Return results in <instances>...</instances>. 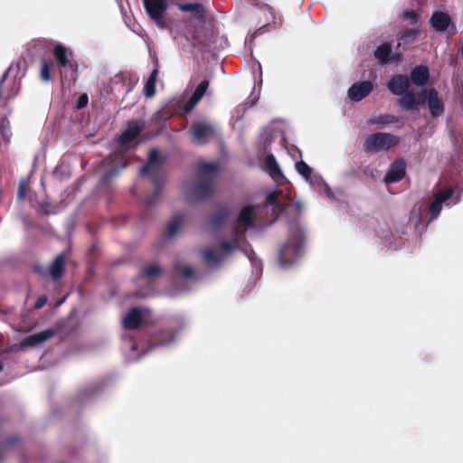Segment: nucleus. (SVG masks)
I'll return each instance as SVG.
<instances>
[{
  "mask_svg": "<svg viewBox=\"0 0 463 463\" xmlns=\"http://www.w3.org/2000/svg\"><path fill=\"white\" fill-rule=\"evenodd\" d=\"M177 8L192 14L186 23L188 31L197 46L203 51L214 50L216 32L213 21L207 18L204 6L199 3H185L178 4Z\"/></svg>",
  "mask_w": 463,
  "mask_h": 463,
  "instance_id": "nucleus-1",
  "label": "nucleus"
},
{
  "mask_svg": "<svg viewBox=\"0 0 463 463\" xmlns=\"http://www.w3.org/2000/svg\"><path fill=\"white\" fill-rule=\"evenodd\" d=\"M219 172L218 163L201 162L196 171L197 180L193 184L188 194L191 201H203L214 193L215 182Z\"/></svg>",
  "mask_w": 463,
  "mask_h": 463,
  "instance_id": "nucleus-2",
  "label": "nucleus"
},
{
  "mask_svg": "<svg viewBox=\"0 0 463 463\" xmlns=\"http://www.w3.org/2000/svg\"><path fill=\"white\" fill-rule=\"evenodd\" d=\"M163 164L164 161L160 157L158 150L153 148L148 153L146 164L140 168V175H149L154 185V192L146 199V205L147 207L156 205L161 196L164 185Z\"/></svg>",
  "mask_w": 463,
  "mask_h": 463,
  "instance_id": "nucleus-3",
  "label": "nucleus"
},
{
  "mask_svg": "<svg viewBox=\"0 0 463 463\" xmlns=\"http://www.w3.org/2000/svg\"><path fill=\"white\" fill-rule=\"evenodd\" d=\"M305 242L304 232L299 228L290 231L287 241L279 250V261L281 266L293 264L301 256Z\"/></svg>",
  "mask_w": 463,
  "mask_h": 463,
  "instance_id": "nucleus-4",
  "label": "nucleus"
},
{
  "mask_svg": "<svg viewBox=\"0 0 463 463\" xmlns=\"http://www.w3.org/2000/svg\"><path fill=\"white\" fill-rule=\"evenodd\" d=\"M399 138L390 133L379 132L367 136L364 141L363 148L367 154H377L387 151L398 144Z\"/></svg>",
  "mask_w": 463,
  "mask_h": 463,
  "instance_id": "nucleus-5",
  "label": "nucleus"
},
{
  "mask_svg": "<svg viewBox=\"0 0 463 463\" xmlns=\"http://www.w3.org/2000/svg\"><path fill=\"white\" fill-rule=\"evenodd\" d=\"M255 211L254 205H246L241 208L237 217V223L234 226V232L238 235L244 233L247 229L255 225Z\"/></svg>",
  "mask_w": 463,
  "mask_h": 463,
  "instance_id": "nucleus-6",
  "label": "nucleus"
},
{
  "mask_svg": "<svg viewBox=\"0 0 463 463\" xmlns=\"http://www.w3.org/2000/svg\"><path fill=\"white\" fill-rule=\"evenodd\" d=\"M53 56L58 63V65L61 69H70L71 71V80L74 82L77 79V71L76 65H74L70 60L69 56H71L72 53L68 51V49L61 43H58L54 46L52 51Z\"/></svg>",
  "mask_w": 463,
  "mask_h": 463,
  "instance_id": "nucleus-7",
  "label": "nucleus"
},
{
  "mask_svg": "<svg viewBox=\"0 0 463 463\" xmlns=\"http://www.w3.org/2000/svg\"><path fill=\"white\" fill-rule=\"evenodd\" d=\"M66 256L64 253H60L50 266L49 271L43 270L42 267H34V271L42 275L47 273L51 276L53 280L60 279L65 273L66 268Z\"/></svg>",
  "mask_w": 463,
  "mask_h": 463,
  "instance_id": "nucleus-8",
  "label": "nucleus"
},
{
  "mask_svg": "<svg viewBox=\"0 0 463 463\" xmlns=\"http://www.w3.org/2000/svg\"><path fill=\"white\" fill-rule=\"evenodd\" d=\"M143 5L147 15L153 21L163 18L168 8L167 0H144Z\"/></svg>",
  "mask_w": 463,
  "mask_h": 463,
  "instance_id": "nucleus-9",
  "label": "nucleus"
},
{
  "mask_svg": "<svg viewBox=\"0 0 463 463\" xmlns=\"http://www.w3.org/2000/svg\"><path fill=\"white\" fill-rule=\"evenodd\" d=\"M190 132L192 136L201 141L206 143L211 137L214 136L213 127L204 121H195L190 127Z\"/></svg>",
  "mask_w": 463,
  "mask_h": 463,
  "instance_id": "nucleus-10",
  "label": "nucleus"
},
{
  "mask_svg": "<svg viewBox=\"0 0 463 463\" xmlns=\"http://www.w3.org/2000/svg\"><path fill=\"white\" fill-rule=\"evenodd\" d=\"M373 54L375 59L382 65L388 64L392 61H401V54L392 52V45L390 42H385L379 45Z\"/></svg>",
  "mask_w": 463,
  "mask_h": 463,
  "instance_id": "nucleus-11",
  "label": "nucleus"
},
{
  "mask_svg": "<svg viewBox=\"0 0 463 463\" xmlns=\"http://www.w3.org/2000/svg\"><path fill=\"white\" fill-rule=\"evenodd\" d=\"M373 89V85L370 80L355 82L348 90V98L353 101H360L367 97Z\"/></svg>",
  "mask_w": 463,
  "mask_h": 463,
  "instance_id": "nucleus-12",
  "label": "nucleus"
},
{
  "mask_svg": "<svg viewBox=\"0 0 463 463\" xmlns=\"http://www.w3.org/2000/svg\"><path fill=\"white\" fill-rule=\"evenodd\" d=\"M411 80L405 74H395L387 82V88L391 93L396 96L403 94L409 90Z\"/></svg>",
  "mask_w": 463,
  "mask_h": 463,
  "instance_id": "nucleus-13",
  "label": "nucleus"
},
{
  "mask_svg": "<svg viewBox=\"0 0 463 463\" xmlns=\"http://www.w3.org/2000/svg\"><path fill=\"white\" fill-rule=\"evenodd\" d=\"M106 161H109V164L112 165V168L105 173L101 178L102 184L109 183L113 177L118 175L120 169L125 168L128 165V163L121 154L113 155Z\"/></svg>",
  "mask_w": 463,
  "mask_h": 463,
  "instance_id": "nucleus-14",
  "label": "nucleus"
},
{
  "mask_svg": "<svg viewBox=\"0 0 463 463\" xmlns=\"http://www.w3.org/2000/svg\"><path fill=\"white\" fill-rule=\"evenodd\" d=\"M406 173V164L404 160L399 159L394 161L384 176L385 184H392L401 181Z\"/></svg>",
  "mask_w": 463,
  "mask_h": 463,
  "instance_id": "nucleus-15",
  "label": "nucleus"
},
{
  "mask_svg": "<svg viewBox=\"0 0 463 463\" xmlns=\"http://www.w3.org/2000/svg\"><path fill=\"white\" fill-rule=\"evenodd\" d=\"M209 84L210 82L208 80H203L198 84L194 93L184 106L183 110L184 114H188L194 109V108L197 105V103L202 99V98L206 93L209 88Z\"/></svg>",
  "mask_w": 463,
  "mask_h": 463,
  "instance_id": "nucleus-16",
  "label": "nucleus"
},
{
  "mask_svg": "<svg viewBox=\"0 0 463 463\" xmlns=\"http://www.w3.org/2000/svg\"><path fill=\"white\" fill-rule=\"evenodd\" d=\"M428 107L431 117L434 118H439L444 113L443 100L439 98V92L435 88L430 89Z\"/></svg>",
  "mask_w": 463,
  "mask_h": 463,
  "instance_id": "nucleus-17",
  "label": "nucleus"
},
{
  "mask_svg": "<svg viewBox=\"0 0 463 463\" xmlns=\"http://www.w3.org/2000/svg\"><path fill=\"white\" fill-rule=\"evenodd\" d=\"M143 322L142 311L139 307H132L122 320L123 327L127 330H135Z\"/></svg>",
  "mask_w": 463,
  "mask_h": 463,
  "instance_id": "nucleus-18",
  "label": "nucleus"
},
{
  "mask_svg": "<svg viewBox=\"0 0 463 463\" xmlns=\"http://www.w3.org/2000/svg\"><path fill=\"white\" fill-rule=\"evenodd\" d=\"M409 79L411 80V83H412L416 86H419V87L425 86L428 83L429 79H430L429 68L423 64L415 66L411 70Z\"/></svg>",
  "mask_w": 463,
  "mask_h": 463,
  "instance_id": "nucleus-19",
  "label": "nucleus"
},
{
  "mask_svg": "<svg viewBox=\"0 0 463 463\" xmlns=\"http://www.w3.org/2000/svg\"><path fill=\"white\" fill-rule=\"evenodd\" d=\"M54 335V331L52 329H47L44 331H41L36 334L30 335L23 339L21 343V346L24 347H33L39 344H42Z\"/></svg>",
  "mask_w": 463,
  "mask_h": 463,
  "instance_id": "nucleus-20",
  "label": "nucleus"
},
{
  "mask_svg": "<svg viewBox=\"0 0 463 463\" xmlns=\"http://www.w3.org/2000/svg\"><path fill=\"white\" fill-rule=\"evenodd\" d=\"M142 130V126L137 122H130L128 123L125 131L119 136L118 141L120 145H128L134 141L140 134Z\"/></svg>",
  "mask_w": 463,
  "mask_h": 463,
  "instance_id": "nucleus-21",
  "label": "nucleus"
},
{
  "mask_svg": "<svg viewBox=\"0 0 463 463\" xmlns=\"http://www.w3.org/2000/svg\"><path fill=\"white\" fill-rule=\"evenodd\" d=\"M430 23L437 32H445L451 24V18L447 13L434 12L430 17Z\"/></svg>",
  "mask_w": 463,
  "mask_h": 463,
  "instance_id": "nucleus-22",
  "label": "nucleus"
},
{
  "mask_svg": "<svg viewBox=\"0 0 463 463\" xmlns=\"http://www.w3.org/2000/svg\"><path fill=\"white\" fill-rule=\"evenodd\" d=\"M400 96L401 98L398 99V105L402 109L407 111H411L418 109L416 94L413 91L409 90Z\"/></svg>",
  "mask_w": 463,
  "mask_h": 463,
  "instance_id": "nucleus-23",
  "label": "nucleus"
},
{
  "mask_svg": "<svg viewBox=\"0 0 463 463\" xmlns=\"http://www.w3.org/2000/svg\"><path fill=\"white\" fill-rule=\"evenodd\" d=\"M266 166L268 168V171L270 175V176L279 182L280 179L284 178L283 173L275 158V156L272 154H269L267 156L265 160Z\"/></svg>",
  "mask_w": 463,
  "mask_h": 463,
  "instance_id": "nucleus-24",
  "label": "nucleus"
},
{
  "mask_svg": "<svg viewBox=\"0 0 463 463\" xmlns=\"http://www.w3.org/2000/svg\"><path fill=\"white\" fill-rule=\"evenodd\" d=\"M231 211L228 207H220L211 217L210 223L213 228L221 227L227 220Z\"/></svg>",
  "mask_w": 463,
  "mask_h": 463,
  "instance_id": "nucleus-25",
  "label": "nucleus"
},
{
  "mask_svg": "<svg viewBox=\"0 0 463 463\" xmlns=\"http://www.w3.org/2000/svg\"><path fill=\"white\" fill-rule=\"evenodd\" d=\"M158 75V69L155 68L144 86V93L146 98H153L156 94V82Z\"/></svg>",
  "mask_w": 463,
  "mask_h": 463,
  "instance_id": "nucleus-26",
  "label": "nucleus"
},
{
  "mask_svg": "<svg viewBox=\"0 0 463 463\" xmlns=\"http://www.w3.org/2000/svg\"><path fill=\"white\" fill-rule=\"evenodd\" d=\"M265 204L273 206L274 210L278 211L279 213L285 212L286 209L289 206L288 204L282 203L279 200V194L276 192H271L266 196Z\"/></svg>",
  "mask_w": 463,
  "mask_h": 463,
  "instance_id": "nucleus-27",
  "label": "nucleus"
},
{
  "mask_svg": "<svg viewBox=\"0 0 463 463\" xmlns=\"http://www.w3.org/2000/svg\"><path fill=\"white\" fill-rule=\"evenodd\" d=\"M52 61H47L45 58H42L41 60V70H40V79L43 81L48 82L52 80L51 70L53 66Z\"/></svg>",
  "mask_w": 463,
  "mask_h": 463,
  "instance_id": "nucleus-28",
  "label": "nucleus"
},
{
  "mask_svg": "<svg viewBox=\"0 0 463 463\" xmlns=\"http://www.w3.org/2000/svg\"><path fill=\"white\" fill-rule=\"evenodd\" d=\"M183 222L184 216L182 214L178 213L174 215L168 223L166 236L168 238L173 237L180 229Z\"/></svg>",
  "mask_w": 463,
  "mask_h": 463,
  "instance_id": "nucleus-29",
  "label": "nucleus"
},
{
  "mask_svg": "<svg viewBox=\"0 0 463 463\" xmlns=\"http://www.w3.org/2000/svg\"><path fill=\"white\" fill-rule=\"evenodd\" d=\"M202 255L208 265H217L222 260L221 257L217 254V252L211 248L203 249Z\"/></svg>",
  "mask_w": 463,
  "mask_h": 463,
  "instance_id": "nucleus-30",
  "label": "nucleus"
},
{
  "mask_svg": "<svg viewBox=\"0 0 463 463\" xmlns=\"http://www.w3.org/2000/svg\"><path fill=\"white\" fill-rule=\"evenodd\" d=\"M398 121V117L392 114H382L370 119V122L375 125H388Z\"/></svg>",
  "mask_w": 463,
  "mask_h": 463,
  "instance_id": "nucleus-31",
  "label": "nucleus"
},
{
  "mask_svg": "<svg viewBox=\"0 0 463 463\" xmlns=\"http://www.w3.org/2000/svg\"><path fill=\"white\" fill-rule=\"evenodd\" d=\"M161 272H162V269L159 265L151 264V265L145 266L142 269V270L140 271V277L150 279V278L159 276L161 274Z\"/></svg>",
  "mask_w": 463,
  "mask_h": 463,
  "instance_id": "nucleus-32",
  "label": "nucleus"
},
{
  "mask_svg": "<svg viewBox=\"0 0 463 463\" xmlns=\"http://www.w3.org/2000/svg\"><path fill=\"white\" fill-rule=\"evenodd\" d=\"M174 270L175 273L180 274L184 279H190L194 276V271L192 267L180 262H176L174 265Z\"/></svg>",
  "mask_w": 463,
  "mask_h": 463,
  "instance_id": "nucleus-33",
  "label": "nucleus"
},
{
  "mask_svg": "<svg viewBox=\"0 0 463 463\" xmlns=\"http://www.w3.org/2000/svg\"><path fill=\"white\" fill-rule=\"evenodd\" d=\"M296 169L307 181L312 182V168L304 161L296 163Z\"/></svg>",
  "mask_w": 463,
  "mask_h": 463,
  "instance_id": "nucleus-34",
  "label": "nucleus"
},
{
  "mask_svg": "<svg viewBox=\"0 0 463 463\" xmlns=\"http://www.w3.org/2000/svg\"><path fill=\"white\" fill-rule=\"evenodd\" d=\"M453 194H454V188L451 186H449V187H446V188L439 191L435 194L434 198L443 203L444 202L449 200L453 195Z\"/></svg>",
  "mask_w": 463,
  "mask_h": 463,
  "instance_id": "nucleus-35",
  "label": "nucleus"
},
{
  "mask_svg": "<svg viewBox=\"0 0 463 463\" xmlns=\"http://www.w3.org/2000/svg\"><path fill=\"white\" fill-rule=\"evenodd\" d=\"M441 209H442V203H440L439 201H438L434 198L433 202L430 204V207H429L430 220H433V219L437 218L438 215L439 214Z\"/></svg>",
  "mask_w": 463,
  "mask_h": 463,
  "instance_id": "nucleus-36",
  "label": "nucleus"
},
{
  "mask_svg": "<svg viewBox=\"0 0 463 463\" xmlns=\"http://www.w3.org/2000/svg\"><path fill=\"white\" fill-rule=\"evenodd\" d=\"M220 249L222 251H231L233 249H237L239 247L238 239H234L232 241H223L220 243Z\"/></svg>",
  "mask_w": 463,
  "mask_h": 463,
  "instance_id": "nucleus-37",
  "label": "nucleus"
},
{
  "mask_svg": "<svg viewBox=\"0 0 463 463\" xmlns=\"http://www.w3.org/2000/svg\"><path fill=\"white\" fill-rule=\"evenodd\" d=\"M175 111H172L169 108L165 107L159 109L156 113V118L160 120H167L175 115Z\"/></svg>",
  "mask_w": 463,
  "mask_h": 463,
  "instance_id": "nucleus-38",
  "label": "nucleus"
},
{
  "mask_svg": "<svg viewBox=\"0 0 463 463\" xmlns=\"http://www.w3.org/2000/svg\"><path fill=\"white\" fill-rule=\"evenodd\" d=\"M429 91H430V89H422L417 95H416V99H417V107L419 105H423L425 104L426 102L428 103V100H429Z\"/></svg>",
  "mask_w": 463,
  "mask_h": 463,
  "instance_id": "nucleus-39",
  "label": "nucleus"
},
{
  "mask_svg": "<svg viewBox=\"0 0 463 463\" xmlns=\"http://www.w3.org/2000/svg\"><path fill=\"white\" fill-rule=\"evenodd\" d=\"M158 334H165L167 335V339L161 340V339H157V336H156L155 343L157 345H165L170 344L174 341V335L170 332L160 331Z\"/></svg>",
  "mask_w": 463,
  "mask_h": 463,
  "instance_id": "nucleus-40",
  "label": "nucleus"
},
{
  "mask_svg": "<svg viewBox=\"0 0 463 463\" xmlns=\"http://www.w3.org/2000/svg\"><path fill=\"white\" fill-rule=\"evenodd\" d=\"M119 77H120L122 81H125L127 79L130 81V83H129L130 86L128 88V90H130L132 89V86L135 85L137 82V78L134 79L133 81H132L130 75L126 73V72L120 73Z\"/></svg>",
  "mask_w": 463,
  "mask_h": 463,
  "instance_id": "nucleus-41",
  "label": "nucleus"
},
{
  "mask_svg": "<svg viewBox=\"0 0 463 463\" xmlns=\"http://www.w3.org/2000/svg\"><path fill=\"white\" fill-rule=\"evenodd\" d=\"M47 302V297L43 295L41 297H39L34 304V308L35 309H40L42 308Z\"/></svg>",
  "mask_w": 463,
  "mask_h": 463,
  "instance_id": "nucleus-42",
  "label": "nucleus"
},
{
  "mask_svg": "<svg viewBox=\"0 0 463 463\" xmlns=\"http://www.w3.org/2000/svg\"><path fill=\"white\" fill-rule=\"evenodd\" d=\"M416 34H417V31L416 30H414V29L407 30L401 36V40L405 41L406 39H409V38H414L416 36Z\"/></svg>",
  "mask_w": 463,
  "mask_h": 463,
  "instance_id": "nucleus-43",
  "label": "nucleus"
},
{
  "mask_svg": "<svg viewBox=\"0 0 463 463\" xmlns=\"http://www.w3.org/2000/svg\"><path fill=\"white\" fill-rule=\"evenodd\" d=\"M405 17L410 19L411 21L412 24H416L417 21H418V14L416 12H414L413 10H411V11H407L405 13Z\"/></svg>",
  "mask_w": 463,
  "mask_h": 463,
  "instance_id": "nucleus-44",
  "label": "nucleus"
},
{
  "mask_svg": "<svg viewBox=\"0 0 463 463\" xmlns=\"http://www.w3.org/2000/svg\"><path fill=\"white\" fill-rule=\"evenodd\" d=\"M25 193H26L25 184L24 183H20L19 188H18V197L22 200L24 199Z\"/></svg>",
  "mask_w": 463,
  "mask_h": 463,
  "instance_id": "nucleus-45",
  "label": "nucleus"
},
{
  "mask_svg": "<svg viewBox=\"0 0 463 463\" xmlns=\"http://www.w3.org/2000/svg\"><path fill=\"white\" fill-rule=\"evenodd\" d=\"M88 97L86 95L81 96L78 100V108L81 109L87 105Z\"/></svg>",
  "mask_w": 463,
  "mask_h": 463,
  "instance_id": "nucleus-46",
  "label": "nucleus"
},
{
  "mask_svg": "<svg viewBox=\"0 0 463 463\" xmlns=\"http://www.w3.org/2000/svg\"><path fill=\"white\" fill-rule=\"evenodd\" d=\"M19 442V439L17 437H11L6 439V445L12 446Z\"/></svg>",
  "mask_w": 463,
  "mask_h": 463,
  "instance_id": "nucleus-47",
  "label": "nucleus"
},
{
  "mask_svg": "<svg viewBox=\"0 0 463 463\" xmlns=\"http://www.w3.org/2000/svg\"><path fill=\"white\" fill-rule=\"evenodd\" d=\"M297 212L300 213L302 209V204L300 202H295L292 204H290Z\"/></svg>",
  "mask_w": 463,
  "mask_h": 463,
  "instance_id": "nucleus-48",
  "label": "nucleus"
},
{
  "mask_svg": "<svg viewBox=\"0 0 463 463\" xmlns=\"http://www.w3.org/2000/svg\"><path fill=\"white\" fill-rule=\"evenodd\" d=\"M156 25L162 29L164 28H166V24L165 22L163 20V18H161L160 20H157V21H154Z\"/></svg>",
  "mask_w": 463,
  "mask_h": 463,
  "instance_id": "nucleus-49",
  "label": "nucleus"
},
{
  "mask_svg": "<svg viewBox=\"0 0 463 463\" xmlns=\"http://www.w3.org/2000/svg\"><path fill=\"white\" fill-rule=\"evenodd\" d=\"M6 124L8 125L9 124V121L7 120V118H2L1 120V123H0V127L1 128H5V126H6Z\"/></svg>",
  "mask_w": 463,
  "mask_h": 463,
  "instance_id": "nucleus-50",
  "label": "nucleus"
},
{
  "mask_svg": "<svg viewBox=\"0 0 463 463\" xmlns=\"http://www.w3.org/2000/svg\"><path fill=\"white\" fill-rule=\"evenodd\" d=\"M61 80L63 81V79L66 78L67 76L64 74V72L62 71V70H61Z\"/></svg>",
  "mask_w": 463,
  "mask_h": 463,
  "instance_id": "nucleus-51",
  "label": "nucleus"
}]
</instances>
